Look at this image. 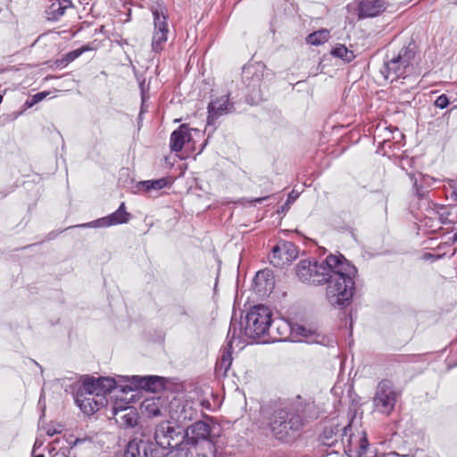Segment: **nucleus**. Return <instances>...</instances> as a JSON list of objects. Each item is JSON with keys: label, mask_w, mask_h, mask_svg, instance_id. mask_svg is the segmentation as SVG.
I'll use <instances>...</instances> for the list:
<instances>
[{"label": "nucleus", "mask_w": 457, "mask_h": 457, "mask_svg": "<svg viewBox=\"0 0 457 457\" xmlns=\"http://www.w3.org/2000/svg\"><path fill=\"white\" fill-rule=\"evenodd\" d=\"M328 263L334 267L329 272V279L326 282L328 283L327 299L332 306L344 308L353 296L357 269L342 255H328Z\"/></svg>", "instance_id": "1"}, {"label": "nucleus", "mask_w": 457, "mask_h": 457, "mask_svg": "<svg viewBox=\"0 0 457 457\" xmlns=\"http://www.w3.org/2000/svg\"><path fill=\"white\" fill-rule=\"evenodd\" d=\"M301 398L291 403L276 407L267 418V426L274 437L280 441H289L302 428L300 412Z\"/></svg>", "instance_id": "2"}, {"label": "nucleus", "mask_w": 457, "mask_h": 457, "mask_svg": "<svg viewBox=\"0 0 457 457\" xmlns=\"http://www.w3.org/2000/svg\"><path fill=\"white\" fill-rule=\"evenodd\" d=\"M211 417L205 420H195L185 429L184 444L193 448L199 457H214L216 453L217 438L220 432Z\"/></svg>", "instance_id": "3"}, {"label": "nucleus", "mask_w": 457, "mask_h": 457, "mask_svg": "<svg viewBox=\"0 0 457 457\" xmlns=\"http://www.w3.org/2000/svg\"><path fill=\"white\" fill-rule=\"evenodd\" d=\"M415 57V45L409 44L404 46L397 52L386 55L380 72L385 79L390 81L396 80L399 78H405L412 70Z\"/></svg>", "instance_id": "4"}, {"label": "nucleus", "mask_w": 457, "mask_h": 457, "mask_svg": "<svg viewBox=\"0 0 457 457\" xmlns=\"http://www.w3.org/2000/svg\"><path fill=\"white\" fill-rule=\"evenodd\" d=\"M402 394V389L397 387L392 380L387 378L380 380L377 384L372 398L374 411L382 415L390 416Z\"/></svg>", "instance_id": "5"}, {"label": "nucleus", "mask_w": 457, "mask_h": 457, "mask_svg": "<svg viewBox=\"0 0 457 457\" xmlns=\"http://www.w3.org/2000/svg\"><path fill=\"white\" fill-rule=\"evenodd\" d=\"M273 323L272 312L268 306L258 304L250 309L245 316V326L244 330L240 328L241 334L249 338H259L266 335ZM240 331L237 332V335Z\"/></svg>", "instance_id": "6"}, {"label": "nucleus", "mask_w": 457, "mask_h": 457, "mask_svg": "<svg viewBox=\"0 0 457 457\" xmlns=\"http://www.w3.org/2000/svg\"><path fill=\"white\" fill-rule=\"evenodd\" d=\"M333 267L334 265L328 263V256L320 262L305 259L297 263L295 272L298 278L303 283L322 285L329 279V272Z\"/></svg>", "instance_id": "7"}, {"label": "nucleus", "mask_w": 457, "mask_h": 457, "mask_svg": "<svg viewBox=\"0 0 457 457\" xmlns=\"http://www.w3.org/2000/svg\"><path fill=\"white\" fill-rule=\"evenodd\" d=\"M342 444L348 457H374L369 453L370 445L366 434L362 432L361 435H353L350 424L344 428Z\"/></svg>", "instance_id": "8"}, {"label": "nucleus", "mask_w": 457, "mask_h": 457, "mask_svg": "<svg viewBox=\"0 0 457 457\" xmlns=\"http://www.w3.org/2000/svg\"><path fill=\"white\" fill-rule=\"evenodd\" d=\"M298 256L296 246L288 241H282L272 248L269 254L270 262L278 268L290 263Z\"/></svg>", "instance_id": "9"}, {"label": "nucleus", "mask_w": 457, "mask_h": 457, "mask_svg": "<svg viewBox=\"0 0 457 457\" xmlns=\"http://www.w3.org/2000/svg\"><path fill=\"white\" fill-rule=\"evenodd\" d=\"M154 31L152 38V50L160 53L164 49L168 40L169 27L167 16L160 13L157 9L153 11Z\"/></svg>", "instance_id": "10"}, {"label": "nucleus", "mask_w": 457, "mask_h": 457, "mask_svg": "<svg viewBox=\"0 0 457 457\" xmlns=\"http://www.w3.org/2000/svg\"><path fill=\"white\" fill-rule=\"evenodd\" d=\"M130 214L126 212L125 204L121 203L119 208L108 216L97 219L94 221L78 225L82 228H106L110 226L127 223Z\"/></svg>", "instance_id": "11"}, {"label": "nucleus", "mask_w": 457, "mask_h": 457, "mask_svg": "<svg viewBox=\"0 0 457 457\" xmlns=\"http://www.w3.org/2000/svg\"><path fill=\"white\" fill-rule=\"evenodd\" d=\"M181 435L180 428L172 425L170 421L159 423L154 431V439L162 448L172 446V442Z\"/></svg>", "instance_id": "12"}, {"label": "nucleus", "mask_w": 457, "mask_h": 457, "mask_svg": "<svg viewBox=\"0 0 457 457\" xmlns=\"http://www.w3.org/2000/svg\"><path fill=\"white\" fill-rule=\"evenodd\" d=\"M240 332H242L240 330ZM241 336V333L237 335V328L236 327V323L231 321L229 329L228 332V345L226 347L223 348L221 356L218 360L216 363V370L220 371L223 370L224 374L227 373V371L229 370L231 364H232V354H231V348L232 344L236 339H239Z\"/></svg>", "instance_id": "13"}, {"label": "nucleus", "mask_w": 457, "mask_h": 457, "mask_svg": "<svg viewBox=\"0 0 457 457\" xmlns=\"http://www.w3.org/2000/svg\"><path fill=\"white\" fill-rule=\"evenodd\" d=\"M228 95L222 96L221 97L212 101L208 104V123H212L219 117L232 112L234 111V104L229 103Z\"/></svg>", "instance_id": "14"}, {"label": "nucleus", "mask_w": 457, "mask_h": 457, "mask_svg": "<svg viewBox=\"0 0 457 457\" xmlns=\"http://www.w3.org/2000/svg\"><path fill=\"white\" fill-rule=\"evenodd\" d=\"M386 9L384 0H359L358 17L360 19L375 17Z\"/></svg>", "instance_id": "15"}, {"label": "nucleus", "mask_w": 457, "mask_h": 457, "mask_svg": "<svg viewBox=\"0 0 457 457\" xmlns=\"http://www.w3.org/2000/svg\"><path fill=\"white\" fill-rule=\"evenodd\" d=\"M192 129L187 124L180 125L174 130L170 138V147L172 152H180L186 143L190 142Z\"/></svg>", "instance_id": "16"}, {"label": "nucleus", "mask_w": 457, "mask_h": 457, "mask_svg": "<svg viewBox=\"0 0 457 457\" xmlns=\"http://www.w3.org/2000/svg\"><path fill=\"white\" fill-rule=\"evenodd\" d=\"M264 65L262 63L245 66L242 71L244 83L249 87H255L260 85L263 77Z\"/></svg>", "instance_id": "17"}, {"label": "nucleus", "mask_w": 457, "mask_h": 457, "mask_svg": "<svg viewBox=\"0 0 457 457\" xmlns=\"http://www.w3.org/2000/svg\"><path fill=\"white\" fill-rule=\"evenodd\" d=\"M50 4L46 10L47 19L51 21H58L65 11L72 7L71 0H49Z\"/></svg>", "instance_id": "18"}, {"label": "nucleus", "mask_w": 457, "mask_h": 457, "mask_svg": "<svg viewBox=\"0 0 457 457\" xmlns=\"http://www.w3.org/2000/svg\"><path fill=\"white\" fill-rule=\"evenodd\" d=\"M348 425H346V427ZM345 428V426L343 428H340L339 426L337 425H330L325 427L322 434L320 436V443L328 446L334 445V444L337 442L340 431H342V434L340 436L341 437L343 436Z\"/></svg>", "instance_id": "19"}, {"label": "nucleus", "mask_w": 457, "mask_h": 457, "mask_svg": "<svg viewBox=\"0 0 457 457\" xmlns=\"http://www.w3.org/2000/svg\"><path fill=\"white\" fill-rule=\"evenodd\" d=\"M132 379L136 382V386L155 392L162 386L161 385V378L158 376H133Z\"/></svg>", "instance_id": "20"}, {"label": "nucleus", "mask_w": 457, "mask_h": 457, "mask_svg": "<svg viewBox=\"0 0 457 457\" xmlns=\"http://www.w3.org/2000/svg\"><path fill=\"white\" fill-rule=\"evenodd\" d=\"M75 402L80 410L87 415L93 414L99 410V405L93 396H84L82 393L78 392Z\"/></svg>", "instance_id": "21"}, {"label": "nucleus", "mask_w": 457, "mask_h": 457, "mask_svg": "<svg viewBox=\"0 0 457 457\" xmlns=\"http://www.w3.org/2000/svg\"><path fill=\"white\" fill-rule=\"evenodd\" d=\"M169 184L168 179L162 178L154 180L140 181L137 184V192H150L152 190H161L166 187Z\"/></svg>", "instance_id": "22"}, {"label": "nucleus", "mask_w": 457, "mask_h": 457, "mask_svg": "<svg viewBox=\"0 0 457 457\" xmlns=\"http://www.w3.org/2000/svg\"><path fill=\"white\" fill-rule=\"evenodd\" d=\"M253 282L259 290L264 289L265 291L270 290L273 287V280L270 278V272L267 270H260L256 273Z\"/></svg>", "instance_id": "23"}, {"label": "nucleus", "mask_w": 457, "mask_h": 457, "mask_svg": "<svg viewBox=\"0 0 457 457\" xmlns=\"http://www.w3.org/2000/svg\"><path fill=\"white\" fill-rule=\"evenodd\" d=\"M330 37V32L328 29H321L317 31H314L309 34L306 37V42L312 46H320L326 43Z\"/></svg>", "instance_id": "24"}, {"label": "nucleus", "mask_w": 457, "mask_h": 457, "mask_svg": "<svg viewBox=\"0 0 457 457\" xmlns=\"http://www.w3.org/2000/svg\"><path fill=\"white\" fill-rule=\"evenodd\" d=\"M331 54L335 57L340 58L346 62H352L355 58V54L352 50H349L345 45H337L332 50Z\"/></svg>", "instance_id": "25"}, {"label": "nucleus", "mask_w": 457, "mask_h": 457, "mask_svg": "<svg viewBox=\"0 0 457 457\" xmlns=\"http://www.w3.org/2000/svg\"><path fill=\"white\" fill-rule=\"evenodd\" d=\"M98 383L99 378H87L83 381L82 389L79 392L83 395L85 393L89 396H93L94 395L99 396Z\"/></svg>", "instance_id": "26"}, {"label": "nucleus", "mask_w": 457, "mask_h": 457, "mask_svg": "<svg viewBox=\"0 0 457 457\" xmlns=\"http://www.w3.org/2000/svg\"><path fill=\"white\" fill-rule=\"evenodd\" d=\"M125 411L126 412L120 417V425L125 428H134L137 424V413L132 409H126Z\"/></svg>", "instance_id": "27"}, {"label": "nucleus", "mask_w": 457, "mask_h": 457, "mask_svg": "<svg viewBox=\"0 0 457 457\" xmlns=\"http://www.w3.org/2000/svg\"><path fill=\"white\" fill-rule=\"evenodd\" d=\"M142 407L145 409V415L149 418H154L162 415L161 408L159 407V399L154 400H145Z\"/></svg>", "instance_id": "28"}, {"label": "nucleus", "mask_w": 457, "mask_h": 457, "mask_svg": "<svg viewBox=\"0 0 457 457\" xmlns=\"http://www.w3.org/2000/svg\"><path fill=\"white\" fill-rule=\"evenodd\" d=\"M99 383H98V389H99V395H104L108 393H111L112 389L116 386V382L112 378H98Z\"/></svg>", "instance_id": "29"}, {"label": "nucleus", "mask_w": 457, "mask_h": 457, "mask_svg": "<svg viewBox=\"0 0 457 457\" xmlns=\"http://www.w3.org/2000/svg\"><path fill=\"white\" fill-rule=\"evenodd\" d=\"M141 446L145 447L143 442H129L125 450L124 457H142L140 453Z\"/></svg>", "instance_id": "30"}, {"label": "nucleus", "mask_w": 457, "mask_h": 457, "mask_svg": "<svg viewBox=\"0 0 457 457\" xmlns=\"http://www.w3.org/2000/svg\"><path fill=\"white\" fill-rule=\"evenodd\" d=\"M198 411L191 404H185L180 412V418L183 420H194L197 419Z\"/></svg>", "instance_id": "31"}, {"label": "nucleus", "mask_w": 457, "mask_h": 457, "mask_svg": "<svg viewBox=\"0 0 457 457\" xmlns=\"http://www.w3.org/2000/svg\"><path fill=\"white\" fill-rule=\"evenodd\" d=\"M90 48L87 46H84L82 47H79L76 50L71 51L67 53L64 56L68 62V63L73 62L78 57H79L84 52L89 50Z\"/></svg>", "instance_id": "32"}, {"label": "nucleus", "mask_w": 457, "mask_h": 457, "mask_svg": "<svg viewBox=\"0 0 457 457\" xmlns=\"http://www.w3.org/2000/svg\"><path fill=\"white\" fill-rule=\"evenodd\" d=\"M409 176H410L411 179L413 181V187L415 188L416 195H418V197L422 199V200L423 199L427 200V196L428 195V191H427L426 189L422 188L421 187H420L418 185V181L415 179L413 174H409Z\"/></svg>", "instance_id": "33"}, {"label": "nucleus", "mask_w": 457, "mask_h": 457, "mask_svg": "<svg viewBox=\"0 0 457 457\" xmlns=\"http://www.w3.org/2000/svg\"><path fill=\"white\" fill-rule=\"evenodd\" d=\"M292 332L295 333L297 336H301L303 337L308 338L312 335V331L309 328H306L305 327L302 325L295 324L291 327Z\"/></svg>", "instance_id": "34"}, {"label": "nucleus", "mask_w": 457, "mask_h": 457, "mask_svg": "<svg viewBox=\"0 0 457 457\" xmlns=\"http://www.w3.org/2000/svg\"><path fill=\"white\" fill-rule=\"evenodd\" d=\"M449 104V99L448 97L445 96V95H441L439 96L436 101H435V105L437 107V108H440V109H445V107H447Z\"/></svg>", "instance_id": "35"}, {"label": "nucleus", "mask_w": 457, "mask_h": 457, "mask_svg": "<svg viewBox=\"0 0 457 457\" xmlns=\"http://www.w3.org/2000/svg\"><path fill=\"white\" fill-rule=\"evenodd\" d=\"M140 91H141V100H142L141 111H140V115H141L145 110V102L149 99V96H147L145 93L144 82L140 83Z\"/></svg>", "instance_id": "36"}, {"label": "nucleus", "mask_w": 457, "mask_h": 457, "mask_svg": "<svg viewBox=\"0 0 457 457\" xmlns=\"http://www.w3.org/2000/svg\"><path fill=\"white\" fill-rule=\"evenodd\" d=\"M165 457H187V451L184 449L171 451Z\"/></svg>", "instance_id": "37"}, {"label": "nucleus", "mask_w": 457, "mask_h": 457, "mask_svg": "<svg viewBox=\"0 0 457 457\" xmlns=\"http://www.w3.org/2000/svg\"><path fill=\"white\" fill-rule=\"evenodd\" d=\"M47 96V93L46 92H40L33 96L32 102L29 104V105H33L40 101H42L46 96Z\"/></svg>", "instance_id": "38"}, {"label": "nucleus", "mask_w": 457, "mask_h": 457, "mask_svg": "<svg viewBox=\"0 0 457 457\" xmlns=\"http://www.w3.org/2000/svg\"><path fill=\"white\" fill-rule=\"evenodd\" d=\"M69 63L65 58V56H63L62 58L61 59H57L55 62H54V65L57 67V68H63L65 66H67Z\"/></svg>", "instance_id": "39"}, {"label": "nucleus", "mask_w": 457, "mask_h": 457, "mask_svg": "<svg viewBox=\"0 0 457 457\" xmlns=\"http://www.w3.org/2000/svg\"><path fill=\"white\" fill-rule=\"evenodd\" d=\"M450 186L452 188V195L454 197L455 201L457 202V180H452Z\"/></svg>", "instance_id": "40"}, {"label": "nucleus", "mask_w": 457, "mask_h": 457, "mask_svg": "<svg viewBox=\"0 0 457 457\" xmlns=\"http://www.w3.org/2000/svg\"><path fill=\"white\" fill-rule=\"evenodd\" d=\"M62 432V428L61 426H59L58 428H47L46 430V435L49 436H53L56 434H60Z\"/></svg>", "instance_id": "41"}, {"label": "nucleus", "mask_w": 457, "mask_h": 457, "mask_svg": "<svg viewBox=\"0 0 457 457\" xmlns=\"http://www.w3.org/2000/svg\"><path fill=\"white\" fill-rule=\"evenodd\" d=\"M269 198H270V196H263V197L253 198L251 201H249V203L252 205H256L257 204H262V202H264L265 200H267Z\"/></svg>", "instance_id": "42"}, {"label": "nucleus", "mask_w": 457, "mask_h": 457, "mask_svg": "<svg viewBox=\"0 0 457 457\" xmlns=\"http://www.w3.org/2000/svg\"><path fill=\"white\" fill-rule=\"evenodd\" d=\"M178 314L181 315V316H188V312H187V308L180 306L178 309Z\"/></svg>", "instance_id": "43"}, {"label": "nucleus", "mask_w": 457, "mask_h": 457, "mask_svg": "<svg viewBox=\"0 0 457 457\" xmlns=\"http://www.w3.org/2000/svg\"><path fill=\"white\" fill-rule=\"evenodd\" d=\"M43 445V441L40 440L39 438H37L36 441H35V444H34V447H33V453L35 452V450L37 448H39L41 447V445Z\"/></svg>", "instance_id": "44"}, {"label": "nucleus", "mask_w": 457, "mask_h": 457, "mask_svg": "<svg viewBox=\"0 0 457 457\" xmlns=\"http://www.w3.org/2000/svg\"><path fill=\"white\" fill-rule=\"evenodd\" d=\"M295 197L292 195V193L288 195V198H287V204H291L295 201Z\"/></svg>", "instance_id": "45"}, {"label": "nucleus", "mask_w": 457, "mask_h": 457, "mask_svg": "<svg viewBox=\"0 0 457 457\" xmlns=\"http://www.w3.org/2000/svg\"><path fill=\"white\" fill-rule=\"evenodd\" d=\"M452 241H453V243L457 242V233H455V234L453 236V237H452Z\"/></svg>", "instance_id": "46"}, {"label": "nucleus", "mask_w": 457, "mask_h": 457, "mask_svg": "<svg viewBox=\"0 0 457 457\" xmlns=\"http://www.w3.org/2000/svg\"><path fill=\"white\" fill-rule=\"evenodd\" d=\"M202 405H203V406H205L206 408H209L210 403H209L208 402H204V401H203V402H202Z\"/></svg>", "instance_id": "47"}, {"label": "nucleus", "mask_w": 457, "mask_h": 457, "mask_svg": "<svg viewBox=\"0 0 457 457\" xmlns=\"http://www.w3.org/2000/svg\"><path fill=\"white\" fill-rule=\"evenodd\" d=\"M34 457H45L44 454H38L37 456H34Z\"/></svg>", "instance_id": "48"}, {"label": "nucleus", "mask_w": 457, "mask_h": 457, "mask_svg": "<svg viewBox=\"0 0 457 457\" xmlns=\"http://www.w3.org/2000/svg\"><path fill=\"white\" fill-rule=\"evenodd\" d=\"M3 101V96L0 95V104L2 103Z\"/></svg>", "instance_id": "49"}]
</instances>
